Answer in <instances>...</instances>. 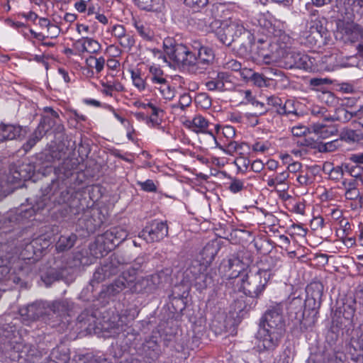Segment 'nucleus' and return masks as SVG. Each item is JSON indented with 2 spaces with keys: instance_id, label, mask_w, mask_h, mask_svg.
Segmentation results:
<instances>
[{
  "instance_id": "052dcab7",
  "label": "nucleus",
  "mask_w": 363,
  "mask_h": 363,
  "mask_svg": "<svg viewBox=\"0 0 363 363\" xmlns=\"http://www.w3.org/2000/svg\"><path fill=\"white\" fill-rule=\"evenodd\" d=\"M344 4L350 6L353 13L363 12V0H345Z\"/></svg>"
},
{
  "instance_id": "6ab92c4d",
  "label": "nucleus",
  "mask_w": 363,
  "mask_h": 363,
  "mask_svg": "<svg viewBox=\"0 0 363 363\" xmlns=\"http://www.w3.org/2000/svg\"><path fill=\"white\" fill-rule=\"evenodd\" d=\"M135 319L134 315H130L128 311H125L119 315L117 325V330L121 331L119 333V338L126 337L128 340L125 342L126 345L130 343L131 341L135 340L138 333L133 328L128 326L130 321Z\"/></svg>"
},
{
  "instance_id": "412c9836",
  "label": "nucleus",
  "mask_w": 363,
  "mask_h": 363,
  "mask_svg": "<svg viewBox=\"0 0 363 363\" xmlns=\"http://www.w3.org/2000/svg\"><path fill=\"white\" fill-rule=\"evenodd\" d=\"M286 65L289 68H298L308 70L311 68L309 57L302 52L291 51L285 56Z\"/></svg>"
},
{
  "instance_id": "e433bc0d",
  "label": "nucleus",
  "mask_w": 363,
  "mask_h": 363,
  "mask_svg": "<svg viewBox=\"0 0 363 363\" xmlns=\"http://www.w3.org/2000/svg\"><path fill=\"white\" fill-rule=\"evenodd\" d=\"M317 313H311L307 311H303L299 318L300 328L302 331L311 329L316 323L318 320Z\"/></svg>"
},
{
  "instance_id": "20e7f679",
  "label": "nucleus",
  "mask_w": 363,
  "mask_h": 363,
  "mask_svg": "<svg viewBox=\"0 0 363 363\" xmlns=\"http://www.w3.org/2000/svg\"><path fill=\"white\" fill-rule=\"evenodd\" d=\"M128 237L127 231L121 226H116L96 237L89 246L91 255L94 258H100L113 250Z\"/></svg>"
},
{
  "instance_id": "f257e3e1",
  "label": "nucleus",
  "mask_w": 363,
  "mask_h": 363,
  "mask_svg": "<svg viewBox=\"0 0 363 363\" xmlns=\"http://www.w3.org/2000/svg\"><path fill=\"white\" fill-rule=\"evenodd\" d=\"M51 193L48 192L43 194L35 203L30 208H26L23 205L17 211V220H23L30 219L35 214L41 213L45 209L50 211L56 204L68 203L70 211L76 214V212L72 211V204L70 202H75L72 200L74 194L73 189L67 186H59L58 183L52 182L50 187Z\"/></svg>"
},
{
  "instance_id": "09e8293b",
  "label": "nucleus",
  "mask_w": 363,
  "mask_h": 363,
  "mask_svg": "<svg viewBox=\"0 0 363 363\" xmlns=\"http://www.w3.org/2000/svg\"><path fill=\"white\" fill-rule=\"evenodd\" d=\"M51 360L55 363H67L69 359V354L60 352L59 348H54L50 354Z\"/></svg>"
},
{
  "instance_id": "ddd939ff",
  "label": "nucleus",
  "mask_w": 363,
  "mask_h": 363,
  "mask_svg": "<svg viewBox=\"0 0 363 363\" xmlns=\"http://www.w3.org/2000/svg\"><path fill=\"white\" fill-rule=\"evenodd\" d=\"M39 165L33 162H23L19 165H13L10 168V172L7 177L9 183H18L22 180L31 179L36 172H40Z\"/></svg>"
},
{
  "instance_id": "c756f323",
  "label": "nucleus",
  "mask_w": 363,
  "mask_h": 363,
  "mask_svg": "<svg viewBox=\"0 0 363 363\" xmlns=\"http://www.w3.org/2000/svg\"><path fill=\"white\" fill-rule=\"evenodd\" d=\"M50 244V238H47L45 235L39 236L26 245L25 251H32L33 255H37L38 252H41L43 250L48 248Z\"/></svg>"
},
{
  "instance_id": "a19ab883",
  "label": "nucleus",
  "mask_w": 363,
  "mask_h": 363,
  "mask_svg": "<svg viewBox=\"0 0 363 363\" xmlns=\"http://www.w3.org/2000/svg\"><path fill=\"white\" fill-rule=\"evenodd\" d=\"M342 145L340 140H334L328 143H314L312 148L318 150L320 152H331L335 151Z\"/></svg>"
},
{
  "instance_id": "864d4df0",
  "label": "nucleus",
  "mask_w": 363,
  "mask_h": 363,
  "mask_svg": "<svg viewBox=\"0 0 363 363\" xmlns=\"http://www.w3.org/2000/svg\"><path fill=\"white\" fill-rule=\"evenodd\" d=\"M283 100L276 96H272L267 98V104L276 108V112L281 115L283 106Z\"/></svg>"
},
{
  "instance_id": "9d476101",
  "label": "nucleus",
  "mask_w": 363,
  "mask_h": 363,
  "mask_svg": "<svg viewBox=\"0 0 363 363\" xmlns=\"http://www.w3.org/2000/svg\"><path fill=\"white\" fill-rule=\"evenodd\" d=\"M48 301H37L20 308L19 313L22 317L23 322L28 325L32 321H35L39 318L49 324L48 320Z\"/></svg>"
},
{
  "instance_id": "b1692460",
  "label": "nucleus",
  "mask_w": 363,
  "mask_h": 363,
  "mask_svg": "<svg viewBox=\"0 0 363 363\" xmlns=\"http://www.w3.org/2000/svg\"><path fill=\"white\" fill-rule=\"evenodd\" d=\"M229 77V74L225 72H213L208 76V80L205 85L208 91H223L225 82H228Z\"/></svg>"
},
{
  "instance_id": "c85d7f7f",
  "label": "nucleus",
  "mask_w": 363,
  "mask_h": 363,
  "mask_svg": "<svg viewBox=\"0 0 363 363\" xmlns=\"http://www.w3.org/2000/svg\"><path fill=\"white\" fill-rule=\"evenodd\" d=\"M183 67L186 68L189 72L194 74H201L202 69H199L198 64L197 53L194 52L191 48L188 50L184 60L180 63Z\"/></svg>"
},
{
  "instance_id": "e2e57ef3",
  "label": "nucleus",
  "mask_w": 363,
  "mask_h": 363,
  "mask_svg": "<svg viewBox=\"0 0 363 363\" xmlns=\"http://www.w3.org/2000/svg\"><path fill=\"white\" fill-rule=\"evenodd\" d=\"M289 177V174L287 171H284L279 174H278L274 178L277 182L278 185L281 186V191H286L288 189V186L286 185L285 182Z\"/></svg>"
},
{
  "instance_id": "9b49d317",
  "label": "nucleus",
  "mask_w": 363,
  "mask_h": 363,
  "mask_svg": "<svg viewBox=\"0 0 363 363\" xmlns=\"http://www.w3.org/2000/svg\"><path fill=\"white\" fill-rule=\"evenodd\" d=\"M285 331L260 327L257 333L259 340L258 347L263 351H274L279 347Z\"/></svg>"
},
{
  "instance_id": "a18cd8bd",
  "label": "nucleus",
  "mask_w": 363,
  "mask_h": 363,
  "mask_svg": "<svg viewBox=\"0 0 363 363\" xmlns=\"http://www.w3.org/2000/svg\"><path fill=\"white\" fill-rule=\"evenodd\" d=\"M64 278L63 272L61 270L52 269L49 271L43 279L47 286H50L53 281H59Z\"/></svg>"
},
{
  "instance_id": "0eeeda50",
  "label": "nucleus",
  "mask_w": 363,
  "mask_h": 363,
  "mask_svg": "<svg viewBox=\"0 0 363 363\" xmlns=\"http://www.w3.org/2000/svg\"><path fill=\"white\" fill-rule=\"evenodd\" d=\"M123 263L121 262L118 256L113 255L106 259L104 263L94 272L93 277L89 282L91 291H94L95 284L110 279L123 269Z\"/></svg>"
},
{
  "instance_id": "c9c22d12",
  "label": "nucleus",
  "mask_w": 363,
  "mask_h": 363,
  "mask_svg": "<svg viewBox=\"0 0 363 363\" xmlns=\"http://www.w3.org/2000/svg\"><path fill=\"white\" fill-rule=\"evenodd\" d=\"M213 283V280L212 276L206 273H203L188 284L194 286L198 291L202 292L203 290L212 285Z\"/></svg>"
},
{
  "instance_id": "49530a36",
  "label": "nucleus",
  "mask_w": 363,
  "mask_h": 363,
  "mask_svg": "<svg viewBox=\"0 0 363 363\" xmlns=\"http://www.w3.org/2000/svg\"><path fill=\"white\" fill-rule=\"evenodd\" d=\"M336 55H324L322 59L323 67L326 71H333L338 65L336 63Z\"/></svg>"
},
{
  "instance_id": "72a5a7b5",
  "label": "nucleus",
  "mask_w": 363,
  "mask_h": 363,
  "mask_svg": "<svg viewBox=\"0 0 363 363\" xmlns=\"http://www.w3.org/2000/svg\"><path fill=\"white\" fill-rule=\"evenodd\" d=\"M320 22L315 21L311 27V34L307 36L308 40L311 45H317L322 39L323 35H326V29L320 25Z\"/></svg>"
},
{
  "instance_id": "473e14b6",
  "label": "nucleus",
  "mask_w": 363,
  "mask_h": 363,
  "mask_svg": "<svg viewBox=\"0 0 363 363\" xmlns=\"http://www.w3.org/2000/svg\"><path fill=\"white\" fill-rule=\"evenodd\" d=\"M141 9L152 12H161L164 8V0H133Z\"/></svg>"
},
{
  "instance_id": "7c9ffc66",
  "label": "nucleus",
  "mask_w": 363,
  "mask_h": 363,
  "mask_svg": "<svg viewBox=\"0 0 363 363\" xmlns=\"http://www.w3.org/2000/svg\"><path fill=\"white\" fill-rule=\"evenodd\" d=\"M219 250V247L215 242L207 243L200 252L201 263L206 267L211 264Z\"/></svg>"
},
{
  "instance_id": "58836bf2",
  "label": "nucleus",
  "mask_w": 363,
  "mask_h": 363,
  "mask_svg": "<svg viewBox=\"0 0 363 363\" xmlns=\"http://www.w3.org/2000/svg\"><path fill=\"white\" fill-rule=\"evenodd\" d=\"M138 33L141 38L147 41H152L154 39L155 33L150 26L144 22L135 21L133 23Z\"/></svg>"
},
{
  "instance_id": "8fccbe9b",
  "label": "nucleus",
  "mask_w": 363,
  "mask_h": 363,
  "mask_svg": "<svg viewBox=\"0 0 363 363\" xmlns=\"http://www.w3.org/2000/svg\"><path fill=\"white\" fill-rule=\"evenodd\" d=\"M345 171L352 177L361 179L363 174V167L357 164H345Z\"/></svg>"
},
{
  "instance_id": "4be33fe9",
  "label": "nucleus",
  "mask_w": 363,
  "mask_h": 363,
  "mask_svg": "<svg viewBox=\"0 0 363 363\" xmlns=\"http://www.w3.org/2000/svg\"><path fill=\"white\" fill-rule=\"evenodd\" d=\"M79 164L78 158L72 157L64 160L62 163L55 169L58 179L65 180L69 179L78 168Z\"/></svg>"
},
{
  "instance_id": "2f4dec72",
  "label": "nucleus",
  "mask_w": 363,
  "mask_h": 363,
  "mask_svg": "<svg viewBox=\"0 0 363 363\" xmlns=\"http://www.w3.org/2000/svg\"><path fill=\"white\" fill-rule=\"evenodd\" d=\"M198 64L199 69H202V73L203 70L211 65L214 60L215 55L213 50L207 46H204L200 52L197 53Z\"/></svg>"
},
{
  "instance_id": "4468645a",
  "label": "nucleus",
  "mask_w": 363,
  "mask_h": 363,
  "mask_svg": "<svg viewBox=\"0 0 363 363\" xmlns=\"http://www.w3.org/2000/svg\"><path fill=\"white\" fill-rule=\"evenodd\" d=\"M323 286L319 282L310 284L306 287V298L304 301V311L318 314L320 307Z\"/></svg>"
},
{
  "instance_id": "393cba45",
  "label": "nucleus",
  "mask_w": 363,
  "mask_h": 363,
  "mask_svg": "<svg viewBox=\"0 0 363 363\" xmlns=\"http://www.w3.org/2000/svg\"><path fill=\"white\" fill-rule=\"evenodd\" d=\"M227 264L225 265L232 272L229 274V279H235V281L240 277L241 274H245L247 271L245 270V264L240 259L235 255H231L226 260Z\"/></svg>"
},
{
  "instance_id": "13d9d810",
  "label": "nucleus",
  "mask_w": 363,
  "mask_h": 363,
  "mask_svg": "<svg viewBox=\"0 0 363 363\" xmlns=\"http://www.w3.org/2000/svg\"><path fill=\"white\" fill-rule=\"evenodd\" d=\"M250 79L253 82V84L258 87H263L267 86V79L262 74L254 72L252 74Z\"/></svg>"
},
{
  "instance_id": "de8ad7c7",
  "label": "nucleus",
  "mask_w": 363,
  "mask_h": 363,
  "mask_svg": "<svg viewBox=\"0 0 363 363\" xmlns=\"http://www.w3.org/2000/svg\"><path fill=\"white\" fill-rule=\"evenodd\" d=\"M155 88L160 91L162 97L166 100L170 101L174 97V89L171 88L167 81Z\"/></svg>"
},
{
  "instance_id": "dca6fc26",
  "label": "nucleus",
  "mask_w": 363,
  "mask_h": 363,
  "mask_svg": "<svg viewBox=\"0 0 363 363\" xmlns=\"http://www.w3.org/2000/svg\"><path fill=\"white\" fill-rule=\"evenodd\" d=\"M242 26L243 23L240 21H233L228 24H223L216 32L217 38L222 44L230 47L235 43L238 34H240Z\"/></svg>"
},
{
  "instance_id": "7ed1b4c3",
  "label": "nucleus",
  "mask_w": 363,
  "mask_h": 363,
  "mask_svg": "<svg viewBox=\"0 0 363 363\" xmlns=\"http://www.w3.org/2000/svg\"><path fill=\"white\" fill-rule=\"evenodd\" d=\"M147 262L144 256L138 257L131 266L123 271L122 275L108 285H104L101 289L99 297L102 299H108L120 294L126 288V284L130 285L135 280L138 273L145 271Z\"/></svg>"
},
{
  "instance_id": "f704fd0d",
  "label": "nucleus",
  "mask_w": 363,
  "mask_h": 363,
  "mask_svg": "<svg viewBox=\"0 0 363 363\" xmlns=\"http://www.w3.org/2000/svg\"><path fill=\"white\" fill-rule=\"evenodd\" d=\"M189 49V47L183 44H175L174 45V48H170L167 50V55L170 59L180 64L184 60Z\"/></svg>"
},
{
  "instance_id": "bb28decb",
  "label": "nucleus",
  "mask_w": 363,
  "mask_h": 363,
  "mask_svg": "<svg viewBox=\"0 0 363 363\" xmlns=\"http://www.w3.org/2000/svg\"><path fill=\"white\" fill-rule=\"evenodd\" d=\"M65 156V152L59 146H54L38 155L36 160H44L47 163L60 160Z\"/></svg>"
},
{
  "instance_id": "bf43d9fd",
  "label": "nucleus",
  "mask_w": 363,
  "mask_h": 363,
  "mask_svg": "<svg viewBox=\"0 0 363 363\" xmlns=\"http://www.w3.org/2000/svg\"><path fill=\"white\" fill-rule=\"evenodd\" d=\"M297 115L296 109L294 107V104L292 100H285L283 103L281 114V115Z\"/></svg>"
},
{
  "instance_id": "69168bd1",
  "label": "nucleus",
  "mask_w": 363,
  "mask_h": 363,
  "mask_svg": "<svg viewBox=\"0 0 363 363\" xmlns=\"http://www.w3.org/2000/svg\"><path fill=\"white\" fill-rule=\"evenodd\" d=\"M326 112H327V110L324 107H314L311 110V113L313 115L323 117V121H334V118L332 116H329L325 114Z\"/></svg>"
},
{
  "instance_id": "a211bd4d",
  "label": "nucleus",
  "mask_w": 363,
  "mask_h": 363,
  "mask_svg": "<svg viewBox=\"0 0 363 363\" xmlns=\"http://www.w3.org/2000/svg\"><path fill=\"white\" fill-rule=\"evenodd\" d=\"M158 340L157 336H150L138 348V353L149 363L157 360L161 354Z\"/></svg>"
},
{
  "instance_id": "6e6552de",
  "label": "nucleus",
  "mask_w": 363,
  "mask_h": 363,
  "mask_svg": "<svg viewBox=\"0 0 363 363\" xmlns=\"http://www.w3.org/2000/svg\"><path fill=\"white\" fill-rule=\"evenodd\" d=\"M48 305L49 325L52 327L60 325L63 318L70 315L74 308L73 302L66 298L48 301Z\"/></svg>"
},
{
  "instance_id": "f3484780",
  "label": "nucleus",
  "mask_w": 363,
  "mask_h": 363,
  "mask_svg": "<svg viewBox=\"0 0 363 363\" xmlns=\"http://www.w3.org/2000/svg\"><path fill=\"white\" fill-rule=\"evenodd\" d=\"M349 337L346 339L347 349L351 354L352 359H357L363 355V330L360 327L353 328L349 333Z\"/></svg>"
},
{
  "instance_id": "aec40b11",
  "label": "nucleus",
  "mask_w": 363,
  "mask_h": 363,
  "mask_svg": "<svg viewBox=\"0 0 363 363\" xmlns=\"http://www.w3.org/2000/svg\"><path fill=\"white\" fill-rule=\"evenodd\" d=\"M27 132L26 127L1 123H0V143L23 138Z\"/></svg>"
},
{
  "instance_id": "f03ea898",
  "label": "nucleus",
  "mask_w": 363,
  "mask_h": 363,
  "mask_svg": "<svg viewBox=\"0 0 363 363\" xmlns=\"http://www.w3.org/2000/svg\"><path fill=\"white\" fill-rule=\"evenodd\" d=\"M0 345L3 353L17 352L20 357H26L30 361L38 359L46 354L43 349L25 344L16 326L11 323L0 324Z\"/></svg>"
},
{
  "instance_id": "4d7b16f0",
  "label": "nucleus",
  "mask_w": 363,
  "mask_h": 363,
  "mask_svg": "<svg viewBox=\"0 0 363 363\" xmlns=\"http://www.w3.org/2000/svg\"><path fill=\"white\" fill-rule=\"evenodd\" d=\"M119 44L123 48L128 49L129 50L135 45V39L133 35L125 33L123 37L118 40Z\"/></svg>"
},
{
  "instance_id": "680f3d73",
  "label": "nucleus",
  "mask_w": 363,
  "mask_h": 363,
  "mask_svg": "<svg viewBox=\"0 0 363 363\" xmlns=\"http://www.w3.org/2000/svg\"><path fill=\"white\" fill-rule=\"evenodd\" d=\"M101 45L95 40L86 38V52L97 53L101 50Z\"/></svg>"
},
{
  "instance_id": "79ce46f5",
  "label": "nucleus",
  "mask_w": 363,
  "mask_h": 363,
  "mask_svg": "<svg viewBox=\"0 0 363 363\" xmlns=\"http://www.w3.org/2000/svg\"><path fill=\"white\" fill-rule=\"evenodd\" d=\"M358 112L356 111H349L345 107H339L335 111V115L334 117V121H338L342 123H346L350 121L352 118L356 117L359 118Z\"/></svg>"
},
{
  "instance_id": "5fc2aeb1",
  "label": "nucleus",
  "mask_w": 363,
  "mask_h": 363,
  "mask_svg": "<svg viewBox=\"0 0 363 363\" xmlns=\"http://www.w3.org/2000/svg\"><path fill=\"white\" fill-rule=\"evenodd\" d=\"M345 196L348 200H357L359 198L362 199L359 189L353 186V184L351 182L349 183V186L345 191Z\"/></svg>"
},
{
  "instance_id": "338daca9",
  "label": "nucleus",
  "mask_w": 363,
  "mask_h": 363,
  "mask_svg": "<svg viewBox=\"0 0 363 363\" xmlns=\"http://www.w3.org/2000/svg\"><path fill=\"white\" fill-rule=\"evenodd\" d=\"M208 3V0H184V4L194 9H200L205 7Z\"/></svg>"
},
{
  "instance_id": "5701e85b",
  "label": "nucleus",
  "mask_w": 363,
  "mask_h": 363,
  "mask_svg": "<svg viewBox=\"0 0 363 363\" xmlns=\"http://www.w3.org/2000/svg\"><path fill=\"white\" fill-rule=\"evenodd\" d=\"M185 125L188 128L196 133H205L210 135L216 142L215 135L211 130H208L209 125L208 121L202 116L197 115L194 116L191 121H186Z\"/></svg>"
},
{
  "instance_id": "774afa93",
  "label": "nucleus",
  "mask_w": 363,
  "mask_h": 363,
  "mask_svg": "<svg viewBox=\"0 0 363 363\" xmlns=\"http://www.w3.org/2000/svg\"><path fill=\"white\" fill-rule=\"evenodd\" d=\"M345 171V164L342 166H337L330 169V177L333 179L338 180L343 176Z\"/></svg>"
},
{
  "instance_id": "39448f33",
  "label": "nucleus",
  "mask_w": 363,
  "mask_h": 363,
  "mask_svg": "<svg viewBox=\"0 0 363 363\" xmlns=\"http://www.w3.org/2000/svg\"><path fill=\"white\" fill-rule=\"evenodd\" d=\"M271 277L269 270L259 269L255 272H246L235 282L239 285L238 290L249 297L258 298L262 294Z\"/></svg>"
},
{
  "instance_id": "423d86ee",
  "label": "nucleus",
  "mask_w": 363,
  "mask_h": 363,
  "mask_svg": "<svg viewBox=\"0 0 363 363\" xmlns=\"http://www.w3.org/2000/svg\"><path fill=\"white\" fill-rule=\"evenodd\" d=\"M166 279L164 272L160 271L151 275L141 277L134 280L130 285L126 284V288L133 294L147 296L154 294Z\"/></svg>"
},
{
  "instance_id": "ea45409f",
  "label": "nucleus",
  "mask_w": 363,
  "mask_h": 363,
  "mask_svg": "<svg viewBox=\"0 0 363 363\" xmlns=\"http://www.w3.org/2000/svg\"><path fill=\"white\" fill-rule=\"evenodd\" d=\"M45 135V130H40V128H36L33 133L30 135L29 138L25 143L22 148L25 152L30 150L38 142H39Z\"/></svg>"
},
{
  "instance_id": "2eb2a0df",
  "label": "nucleus",
  "mask_w": 363,
  "mask_h": 363,
  "mask_svg": "<svg viewBox=\"0 0 363 363\" xmlns=\"http://www.w3.org/2000/svg\"><path fill=\"white\" fill-rule=\"evenodd\" d=\"M255 38L251 31L242 26L240 34L235 38L233 50L240 57H247L254 52Z\"/></svg>"
},
{
  "instance_id": "6e6d98bb",
  "label": "nucleus",
  "mask_w": 363,
  "mask_h": 363,
  "mask_svg": "<svg viewBox=\"0 0 363 363\" xmlns=\"http://www.w3.org/2000/svg\"><path fill=\"white\" fill-rule=\"evenodd\" d=\"M349 30L350 32V40L354 42L358 40L359 37L363 38V28L359 25L355 24L352 26Z\"/></svg>"
},
{
  "instance_id": "f8f14e48",
  "label": "nucleus",
  "mask_w": 363,
  "mask_h": 363,
  "mask_svg": "<svg viewBox=\"0 0 363 363\" xmlns=\"http://www.w3.org/2000/svg\"><path fill=\"white\" fill-rule=\"evenodd\" d=\"M168 235V226L166 222L153 220L147 223L139 233L138 237L147 243L159 242Z\"/></svg>"
},
{
  "instance_id": "0e129e2a",
  "label": "nucleus",
  "mask_w": 363,
  "mask_h": 363,
  "mask_svg": "<svg viewBox=\"0 0 363 363\" xmlns=\"http://www.w3.org/2000/svg\"><path fill=\"white\" fill-rule=\"evenodd\" d=\"M244 189V182L237 178H232L229 189L233 193H238Z\"/></svg>"
},
{
  "instance_id": "1a4fd4ad",
  "label": "nucleus",
  "mask_w": 363,
  "mask_h": 363,
  "mask_svg": "<svg viewBox=\"0 0 363 363\" xmlns=\"http://www.w3.org/2000/svg\"><path fill=\"white\" fill-rule=\"evenodd\" d=\"M284 309V304L282 303L270 306L261 318L260 327L286 330L285 320L283 315Z\"/></svg>"
},
{
  "instance_id": "a878e982",
  "label": "nucleus",
  "mask_w": 363,
  "mask_h": 363,
  "mask_svg": "<svg viewBox=\"0 0 363 363\" xmlns=\"http://www.w3.org/2000/svg\"><path fill=\"white\" fill-rule=\"evenodd\" d=\"M206 268L207 267L199 259L191 261L189 267L184 272L183 281L186 284L192 282V280L204 273Z\"/></svg>"
},
{
  "instance_id": "c03bdc74",
  "label": "nucleus",
  "mask_w": 363,
  "mask_h": 363,
  "mask_svg": "<svg viewBox=\"0 0 363 363\" xmlns=\"http://www.w3.org/2000/svg\"><path fill=\"white\" fill-rule=\"evenodd\" d=\"M150 72L152 74L151 81L153 84L160 85L167 82V79L162 77L163 71L160 68L152 66L150 68Z\"/></svg>"
},
{
  "instance_id": "3c124183",
  "label": "nucleus",
  "mask_w": 363,
  "mask_h": 363,
  "mask_svg": "<svg viewBox=\"0 0 363 363\" xmlns=\"http://www.w3.org/2000/svg\"><path fill=\"white\" fill-rule=\"evenodd\" d=\"M56 123L55 120L51 119L48 116H43L38 128H40V130H45V135L50 130H52Z\"/></svg>"
},
{
  "instance_id": "cd10ccee",
  "label": "nucleus",
  "mask_w": 363,
  "mask_h": 363,
  "mask_svg": "<svg viewBox=\"0 0 363 363\" xmlns=\"http://www.w3.org/2000/svg\"><path fill=\"white\" fill-rule=\"evenodd\" d=\"M77 238V235L73 233L61 235L55 243L56 250L58 252L68 251L74 247Z\"/></svg>"
},
{
  "instance_id": "603ef678",
  "label": "nucleus",
  "mask_w": 363,
  "mask_h": 363,
  "mask_svg": "<svg viewBox=\"0 0 363 363\" xmlns=\"http://www.w3.org/2000/svg\"><path fill=\"white\" fill-rule=\"evenodd\" d=\"M131 78L134 86H136L139 90H143L145 89V82L141 77L140 73L138 70L131 71Z\"/></svg>"
},
{
  "instance_id": "4c0bfd02",
  "label": "nucleus",
  "mask_w": 363,
  "mask_h": 363,
  "mask_svg": "<svg viewBox=\"0 0 363 363\" xmlns=\"http://www.w3.org/2000/svg\"><path fill=\"white\" fill-rule=\"evenodd\" d=\"M311 128L315 133L319 135L322 138L334 135L337 133V128L335 125L328 126L321 123H313Z\"/></svg>"
},
{
  "instance_id": "37998d69",
  "label": "nucleus",
  "mask_w": 363,
  "mask_h": 363,
  "mask_svg": "<svg viewBox=\"0 0 363 363\" xmlns=\"http://www.w3.org/2000/svg\"><path fill=\"white\" fill-rule=\"evenodd\" d=\"M80 223H84L87 232L92 233L100 226V221H96L91 217L90 212L86 211L84 214V218L79 219Z\"/></svg>"
}]
</instances>
